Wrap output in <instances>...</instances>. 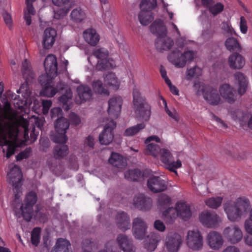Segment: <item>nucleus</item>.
I'll return each instance as SVG.
<instances>
[{"label": "nucleus", "mask_w": 252, "mask_h": 252, "mask_svg": "<svg viewBox=\"0 0 252 252\" xmlns=\"http://www.w3.org/2000/svg\"><path fill=\"white\" fill-rule=\"evenodd\" d=\"M116 223L118 227L122 231L130 228V219L127 214L124 212H118L116 217Z\"/></svg>", "instance_id": "obj_32"}, {"label": "nucleus", "mask_w": 252, "mask_h": 252, "mask_svg": "<svg viewBox=\"0 0 252 252\" xmlns=\"http://www.w3.org/2000/svg\"><path fill=\"white\" fill-rule=\"evenodd\" d=\"M108 161L112 165L119 169H122L126 166V162L124 158L116 153H112Z\"/></svg>", "instance_id": "obj_34"}, {"label": "nucleus", "mask_w": 252, "mask_h": 252, "mask_svg": "<svg viewBox=\"0 0 252 252\" xmlns=\"http://www.w3.org/2000/svg\"><path fill=\"white\" fill-rule=\"evenodd\" d=\"M143 177L141 171L138 169L128 170L125 172V178L128 181H138Z\"/></svg>", "instance_id": "obj_45"}, {"label": "nucleus", "mask_w": 252, "mask_h": 252, "mask_svg": "<svg viewBox=\"0 0 252 252\" xmlns=\"http://www.w3.org/2000/svg\"><path fill=\"white\" fill-rule=\"evenodd\" d=\"M219 91L221 96L228 103H233L235 101V91L229 84H222L220 86Z\"/></svg>", "instance_id": "obj_28"}, {"label": "nucleus", "mask_w": 252, "mask_h": 252, "mask_svg": "<svg viewBox=\"0 0 252 252\" xmlns=\"http://www.w3.org/2000/svg\"><path fill=\"white\" fill-rule=\"evenodd\" d=\"M69 126V123L67 119L63 117L58 118L55 123L56 132L52 136V140L55 143H65L67 140L65 133Z\"/></svg>", "instance_id": "obj_12"}, {"label": "nucleus", "mask_w": 252, "mask_h": 252, "mask_svg": "<svg viewBox=\"0 0 252 252\" xmlns=\"http://www.w3.org/2000/svg\"><path fill=\"white\" fill-rule=\"evenodd\" d=\"M225 45L229 51H238L240 49V45L237 40L234 37H230L226 39Z\"/></svg>", "instance_id": "obj_46"}, {"label": "nucleus", "mask_w": 252, "mask_h": 252, "mask_svg": "<svg viewBox=\"0 0 252 252\" xmlns=\"http://www.w3.org/2000/svg\"><path fill=\"white\" fill-rule=\"evenodd\" d=\"M71 20L75 23H80L86 17L85 12L80 8L74 9L70 13Z\"/></svg>", "instance_id": "obj_41"}, {"label": "nucleus", "mask_w": 252, "mask_h": 252, "mask_svg": "<svg viewBox=\"0 0 252 252\" xmlns=\"http://www.w3.org/2000/svg\"><path fill=\"white\" fill-rule=\"evenodd\" d=\"M24 19L26 21V25L30 26L32 23V16L35 14V10H34V13L32 14L29 12L27 8L26 9L24 10Z\"/></svg>", "instance_id": "obj_56"}, {"label": "nucleus", "mask_w": 252, "mask_h": 252, "mask_svg": "<svg viewBox=\"0 0 252 252\" xmlns=\"http://www.w3.org/2000/svg\"><path fill=\"white\" fill-rule=\"evenodd\" d=\"M229 113L232 119L234 121L238 122L241 126L246 124L249 117L247 113H244L239 109H232L229 111Z\"/></svg>", "instance_id": "obj_33"}, {"label": "nucleus", "mask_w": 252, "mask_h": 252, "mask_svg": "<svg viewBox=\"0 0 252 252\" xmlns=\"http://www.w3.org/2000/svg\"><path fill=\"white\" fill-rule=\"evenodd\" d=\"M109 54L107 49L103 47L96 48L93 50L92 55L88 57V60L93 65L92 60L93 57L97 59L95 65V69L97 70L102 71L113 68L116 66V64L113 60L108 58Z\"/></svg>", "instance_id": "obj_8"}, {"label": "nucleus", "mask_w": 252, "mask_h": 252, "mask_svg": "<svg viewBox=\"0 0 252 252\" xmlns=\"http://www.w3.org/2000/svg\"><path fill=\"white\" fill-rule=\"evenodd\" d=\"M44 65L46 74L41 75L39 77V81L43 86L41 94L47 97H52L58 91L63 90L65 85L60 82L57 86V88L53 87V78L57 76L58 71L57 58L54 55H49L47 56Z\"/></svg>", "instance_id": "obj_2"}, {"label": "nucleus", "mask_w": 252, "mask_h": 252, "mask_svg": "<svg viewBox=\"0 0 252 252\" xmlns=\"http://www.w3.org/2000/svg\"><path fill=\"white\" fill-rule=\"evenodd\" d=\"M92 87L95 93L106 96L110 94L109 91L104 88L103 83L100 80L94 81L92 84Z\"/></svg>", "instance_id": "obj_43"}, {"label": "nucleus", "mask_w": 252, "mask_h": 252, "mask_svg": "<svg viewBox=\"0 0 252 252\" xmlns=\"http://www.w3.org/2000/svg\"><path fill=\"white\" fill-rule=\"evenodd\" d=\"M54 148L53 154L56 159H61L66 156L68 153V148L64 143H60Z\"/></svg>", "instance_id": "obj_39"}, {"label": "nucleus", "mask_w": 252, "mask_h": 252, "mask_svg": "<svg viewBox=\"0 0 252 252\" xmlns=\"http://www.w3.org/2000/svg\"><path fill=\"white\" fill-rule=\"evenodd\" d=\"M178 216L184 220L189 219L191 216L189 205L185 202H178L175 208H169L165 210L162 217L167 223H171Z\"/></svg>", "instance_id": "obj_7"}, {"label": "nucleus", "mask_w": 252, "mask_h": 252, "mask_svg": "<svg viewBox=\"0 0 252 252\" xmlns=\"http://www.w3.org/2000/svg\"><path fill=\"white\" fill-rule=\"evenodd\" d=\"M147 225L140 217L135 218L132 222V233L136 239H143L146 234Z\"/></svg>", "instance_id": "obj_20"}, {"label": "nucleus", "mask_w": 252, "mask_h": 252, "mask_svg": "<svg viewBox=\"0 0 252 252\" xmlns=\"http://www.w3.org/2000/svg\"><path fill=\"white\" fill-rule=\"evenodd\" d=\"M224 9V5L220 2L217 3L209 7V12L215 16L222 12Z\"/></svg>", "instance_id": "obj_52"}, {"label": "nucleus", "mask_w": 252, "mask_h": 252, "mask_svg": "<svg viewBox=\"0 0 252 252\" xmlns=\"http://www.w3.org/2000/svg\"><path fill=\"white\" fill-rule=\"evenodd\" d=\"M147 186L149 189L155 193L163 191L167 188L166 182L158 176L150 177L147 181Z\"/></svg>", "instance_id": "obj_23"}, {"label": "nucleus", "mask_w": 252, "mask_h": 252, "mask_svg": "<svg viewBox=\"0 0 252 252\" xmlns=\"http://www.w3.org/2000/svg\"><path fill=\"white\" fill-rule=\"evenodd\" d=\"M201 93L205 100L212 105H217L221 102L217 90L209 86L202 87Z\"/></svg>", "instance_id": "obj_22"}, {"label": "nucleus", "mask_w": 252, "mask_h": 252, "mask_svg": "<svg viewBox=\"0 0 252 252\" xmlns=\"http://www.w3.org/2000/svg\"><path fill=\"white\" fill-rule=\"evenodd\" d=\"M22 71L27 83L22 84L20 88L17 90V93L21 94L24 99H20L19 95L11 92H8L7 95L9 98L13 100V105L15 108L20 110L21 112H25V107L27 104L32 103L29 98L31 91L29 88L28 83L34 77V73L31 69L30 63L27 59L25 60L22 63Z\"/></svg>", "instance_id": "obj_3"}, {"label": "nucleus", "mask_w": 252, "mask_h": 252, "mask_svg": "<svg viewBox=\"0 0 252 252\" xmlns=\"http://www.w3.org/2000/svg\"><path fill=\"white\" fill-rule=\"evenodd\" d=\"M41 229L40 228H34L32 231L31 241L33 245L37 246L40 241Z\"/></svg>", "instance_id": "obj_51"}, {"label": "nucleus", "mask_w": 252, "mask_h": 252, "mask_svg": "<svg viewBox=\"0 0 252 252\" xmlns=\"http://www.w3.org/2000/svg\"><path fill=\"white\" fill-rule=\"evenodd\" d=\"M206 242L209 247L215 250L220 249L223 244L222 236L216 231H212L207 234Z\"/></svg>", "instance_id": "obj_24"}, {"label": "nucleus", "mask_w": 252, "mask_h": 252, "mask_svg": "<svg viewBox=\"0 0 252 252\" xmlns=\"http://www.w3.org/2000/svg\"><path fill=\"white\" fill-rule=\"evenodd\" d=\"M106 121H108V119H106ZM116 127V123L113 120L106 122L103 130L99 136V141L101 144L108 145L113 141L114 139L113 130Z\"/></svg>", "instance_id": "obj_17"}, {"label": "nucleus", "mask_w": 252, "mask_h": 252, "mask_svg": "<svg viewBox=\"0 0 252 252\" xmlns=\"http://www.w3.org/2000/svg\"><path fill=\"white\" fill-rule=\"evenodd\" d=\"M165 111L170 118L176 122L179 121V116L175 109H169V108H167Z\"/></svg>", "instance_id": "obj_55"}, {"label": "nucleus", "mask_w": 252, "mask_h": 252, "mask_svg": "<svg viewBox=\"0 0 252 252\" xmlns=\"http://www.w3.org/2000/svg\"><path fill=\"white\" fill-rule=\"evenodd\" d=\"M117 241L120 248L124 252H134L131 242L126 236L123 235H119L117 237Z\"/></svg>", "instance_id": "obj_35"}, {"label": "nucleus", "mask_w": 252, "mask_h": 252, "mask_svg": "<svg viewBox=\"0 0 252 252\" xmlns=\"http://www.w3.org/2000/svg\"><path fill=\"white\" fill-rule=\"evenodd\" d=\"M228 63L231 69L239 70L244 66L246 62L245 58L241 55L235 53L229 57Z\"/></svg>", "instance_id": "obj_29"}, {"label": "nucleus", "mask_w": 252, "mask_h": 252, "mask_svg": "<svg viewBox=\"0 0 252 252\" xmlns=\"http://www.w3.org/2000/svg\"><path fill=\"white\" fill-rule=\"evenodd\" d=\"M104 80L105 83L112 89L117 90L119 88L120 83L114 73H108L104 77Z\"/></svg>", "instance_id": "obj_38"}, {"label": "nucleus", "mask_w": 252, "mask_h": 252, "mask_svg": "<svg viewBox=\"0 0 252 252\" xmlns=\"http://www.w3.org/2000/svg\"><path fill=\"white\" fill-rule=\"evenodd\" d=\"M154 227L157 230L160 231H163L165 229V226L161 221L159 220H157L154 223Z\"/></svg>", "instance_id": "obj_62"}, {"label": "nucleus", "mask_w": 252, "mask_h": 252, "mask_svg": "<svg viewBox=\"0 0 252 252\" xmlns=\"http://www.w3.org/2000/svg\"><path fill=\"white\" fill-rule=\"evenodd\" d=\"M240 29L241 32L243 34H246L248 31V26L247 21L243 16L240 18Z\"/></svg>", "instance_id": "obj_57"}, {"label": "nucleus", "mask_w": 252, "mask_h": 252, "mask_svg": "<svg viewBox=\"0 0 252 252\" xmlns=\"http://www.w3.org/2000/svg\"><path fill=\"white\" fill-rule=\"evenodd\" d=\"M37 200V195L34 191L29 192L24 200V203L20 205L19 208H14L15 215L18 218H23L27 221L32 219L33 215V206Z\"/></svg>", "instance_id": "obj_6"}, {"label": "nucleus", "mask_w": 252, "mask_h": 252, "mask_svg": "<svg viewBox=\"0 0 252 252\" xmlns=\"http://www.w3.org/2000/svg\"><path fill=\"white\" fill-rule=\"evenodd\" d=\"M69 248H70L69 241L63 238H59L51 252H72L69 250Z\"/></svg>", "instance_id": "obj_36"}, {"label": "nucleus", "mask_w": 252, "mask_h": 252, "mask_svg": "<svg viewBox=\"0 0 252 252\" xmlns=\"http://www.w3.org/2000/svg\"><path fill=\"white\" fill-rule=\"evenodd\" d=\"M83 36L85 41L92 46H95L100 40L99 35L93 28L85 30L83 32Z\"/></svg>", "instance_id": "obj_30"}, {"label": "nucleus", "mask_w": 252, "mask_h": 252, "mask_svg": "<svg viewBox=\"0 0 252 252\" xmlns=\"http://www.w3.org/2000/svg\"><path fill=\"white\" fill-rule=\"evenodd\" d=\"M56 36L57 32L55 30L51 28L46 29L42 36V44L43 48L50 49L55 42Z\"/></svg>", "instance_id": "obj_26"}, {"label": "nucleus", "mask_w": 252, "mask_h": 252, "mask_svg": "<svg viewBox=\"0 0 252 252\" xmlns=\"http://www.w3.org/2000/svg\"><path fill=\"white\" fill-rule=\"evenodd\" d=\"M244 227L247 233H252V220L247 219L245 221Z\"/></svg>", "instance_id": "obj_61"}, {"label": "nucleus", "mask_w": 252, "mask_h": 252, "mask_svg": "<svg viewBox=\"0 0 252 252\" xmlns=\"http://www.w3.org/2000/svg\"><path fill=\"white\" fill-rule=\"evenodd\" d=\"M186 241L187 247L193 251H199L203 248V237L197 229L188 231Z\"/></svg>", "instance_id": "obj_14"}, {"label": "nucleus", "mask_w": 252, "mask_h": 252, "mask_svg": "<svg viewBox=\"0 0 252 252\" xmlns=\"http://www.w3.org/2000/svg\"><path fill=\"white\" fill-rule=\"evenodd\" d=\"M158 158L166 169L177 175L176 170L181 167L182 165L180 159H178L175 161L171 152L165 148H162Z\"/></svg>", "instance_id": "obj_13"}, {"label": "nucleus", "mask_w": 252, "mask_h": 252, "mask_svg": "<svg viewBox=\"0 0 252 252\" xmlns=\"http://www.w3.org/2000/svg\"><path fill=\"white\" fill-rule=\"evenodd\" d=\"M44 120L34 117L27 120L11 112L7 100L2 108L0 103V146H6L5 157L9 158L18 147L26 145L29 141H36L38 131L35 126L41 130Z\"/></svg>", "instance_id": "obj_1"}, {"label": "nucleus", "mask_w": 252, "mask_h": 252, "mask_svg": "<svg viewBox=\"0 0 252 252\" xmlns=\"http://www.w3.org/2000/svg\"><path fill=\"white\" fill-rule=\"evenodd\" d=\"M7 177L9 183L13 187L15 198L18 199L22 194L21 186L23 181V175L20 167L14 165L7 173Z\"/></svg>", "instance_id": "obj_10"}, {"label": "nucleus", "mask_w": 252, "mask_h": 252, "mask_svg": "<svg viewBox=\"0 0 252 252\" xmlns=\"http://www.w3.org/2000/svg\"><path fill=\"white\" fill-rule=\"evenodd\" d=\"M2 17L5 24L11 28L12 26V20L11 15L6 11L2 13Z\"/></svg>", "instance_id": "obj_58"}, {"label": "nucleus", "mask_w": 252, "mask_h": 252, "mask_svg": "<svg viewBox=\"0 0 252 252\" xmlns=\"http://www.w3.org/2000/svg\"><path fill=\"white\" fill-rule=\"evenodd\" d=\"M72 6L70 5L69 6H64L63 8L54 10V17L57 19L63 17L69 12Z\"/></svg>", "instance_id": "obj_53"}, {"label": "nucleus", "mask_w": 252, "mask_h": 252, "mask_svg": "<svg viewBox=\"0 0 252 252\" xmlns=\"http://www.w3.org/2000/svg\"><path fill=\"white\" fill-rule=\"evenodd\" d=\"M152 204V199L145 196L143 194H138L133 198V205L141 210H148L151 208Z\"/></svg>", "instance_id": "obj_27"}, {"label": "nucleus", "mask_w": 252, "mask_h": 252, "mask_svg": "<svg viewBox=\"0 0 252 252\" xmlns=\"http://www.w3.org/2000/svg\"><path fill=\"white\" fill-rule=\"evenodd\" d=\"M202 74V69L196 66L192 68L188 69L187 71L186 78L188 80L191 79L193 77H198Z\"/></svg>", "instance_id": "obj_50"}, {"label": "nucleus", "mask_w": 252, "mask_h": 252, "mask_svg": "<svg viewBox=\"0 0 252 252\" xmlns=\"http://www.w3.org/2000/svg\"><path fill=\"white\" fill-rule=\"evenodd\" d=\"M160 241V237L157 234H152L151 237L148 236L144 244L145 248L149 252H153L157 247Z\"/></svg>", "instance_id": "obj_37"}, {"label": "nucleus", "mask_w": 252, "mask_h": 252, "mask_svg": "<svg viewBox=\"0 0 252 252\" xmlns=\"http://www.w3.org/2000/svg\"><path fill=\"white\" fill-rule=\"evenodd\" d=\"M150 30L153 34L158 35L155 43L157 50L160 52L167 50L173 45V40L167 36V30L162 20H156L150 26Z\"/></svg>", "instance_id": "obj_5"}, {"label": "nucleus", "mask_w": 252, "mask_h": 252, "mask_svg": "<svg viewBox=\"0 0 252 252\" xmlns=\"http://www.w3.org/2000/svg\"><path fill=\"white\" fill-rule=\"evenodd\" d=\"M62 110L59 107L53 108L51 110V117L52 118H59L62 115Z\"/></svg>", "instance_id": "obj_60"}, {"label": "nucleus", "mask_w": 252, "mask_h": 252, "mask_svg": "<svg viewBox=\"0 0 252 252\" xmlns=\"http://www.w3.org/2000/svg\"><path fill=\"white\" fill-rule=\"evenodd\" d=\"M201 223L207 228H215L221 221L220 218L214 212L206 211L200 213L199 216Z\"/></svg>", "instance_id": "obj_15"}, {"label": "nucleus", "mask_w": 252, "mask_h": 252, "mask_svg": "<svg viewBox=\"0 0 252 252\" xmlns=\"http://www.w3.org/2000/svg\"><path fill=\"white\" fill-rule=\"evenodd\" d=\"M31 150L30 149H26L25 151L20 153L17 155L16 158L17 160H20L24 158H28L30 155Z\"/></svg>", "instance_id": "obj_63"}, {"label": "nucleus", "mask_w": 252, "mask_h": 252, "mask_svg": "<svg viewBox=\"0 0 252 252\" xmlns=\"http://www.w3.org/2000/svg\"><path fill=\"white\" fill-rule=\"evenodd\" d=\"M133 109L136 117L141 120L147 121L151 116V107L141 95L137 89L133 91Z\"/></svg>", "instance_id": "obj_9"}, {"label": "nucleus", "mask_w": 252, "mask_h": 252, "mask_svg": "<svg viewBox=\"0 0 252 252\" xmlns=\"http://www.w3.org/2000/svg\"><path fill=\"white\" fill-rule=\"evenodd\" d=\"M117 247L113 246L112 242H108L105 246V249L99 252H116Z\"/></svg>", "instance_id": "obj_59"}, {"label": "nucleus", "mask_w": 252, "mask_h": 252, "mask_svg": "<svg viewBox=\"0 0 252 252\" xmlns=\"http://www.w3.org/2000/svg\"><path fill=\"white\" fill-rule=\"evenodd\" d=\"M123 100L121 96H115L108 101L107 112L111 119H117L120 115Z\"/></svg>", "instance_id": "obj_19"}, {"label": "nucleus", "mask_w": 252, "mask_h": 252, "mask_svg": "<svg viewBox=\"0 0 252 252\" xmlns=\"http://www.w3.org/2000/svg\"><path fill=\"white\" fill-rule=\"evenodd\" d=\"M234 84L238 87V94H244L248 88L249 80L246 75L241 72H237L234 74Z\"/></svg>", "instance_id": "obj_25"}, {"label": "nucleus", "mask_w": 252, "mask_h": 252, "mask_svg": "<svg viewBox=\"0 0 252 252\" xmlns=\"http://www.w3.org/2000/svg\"><path fill=\"white\" fill-rule=\"evenodd\" d=\"M161 143L160 138L157 135H152L148 137L145 140L146 146L144 151L145 155L152 156L154 158H158L161 152L162 148L153 142Z\"/></svg>", "instance_id": "obj_16"}, {"label": "nucleus", "mask_w": 252, "mask_h": 252, "mask_svg": "<svg viewBox=\"0 0 252 252\" xmlns=\"http://www.w3.org/2000/svg\"><path fill=\"white\" fill-rule=\"evenodd\" d=\"M139 20L143 25H147L154 19V16L151 11L141 10L138 15Z\"/></svg>", "instance_id": "obj_42"}, {"label": "nucleus", "mask_w": 252, "mask_h": 252, "mask_svg": "<svg viewBox=\"0 0 252 252\" xmlns=\"http://www.w3.org/2000/svg\"><path fill=\"white\" fill-rule=\"evenodd\" d=\"M157 5V0H142L140 6L141 10L150 11L155 8Z\"/></svg>", "instance_id": "obj_49"}, {"label": "nucleus", "mask_w": 252, "mask_h": 252, "mask_svg": "<svg viewBox=\"0 0 252 252\" xmlns=\"http://www.w3.org/2000/svg\"><path fill=\"white\" fill-rule=\"evenodd\" d=\"M223 197L221 196H213L205 200V204L210 208L217 209L221 205Z\"/></svg>", "instance_id": "obj_40"}, {"label": "nucleus", "mask_w": 252, "mask_h": 252, "mask_svg": "<svg viewBox=\"0 0 252 252\" xmlns=\"http://www.w3.org/2000/svg\"><path fill=\"white\" fill-rule=\"evenodd\" d=\"M171 200L170 197L165 194H161L158 197V205L161 208H164L170 205Z\"/></svg>", "instance_id": "obj_48"}, {"label": "nucleus", "mask_w": 252, "mask_h": 252, "mask_svg": "<svg viewBox=\"0 0 252 252\" xmlns=\"http://www.w3.org/2000/svg\"><path fill=\"white\" fill-rule=\"evenodd\" d=\"M183 243L182 237L178 233L168 235L165 242V246L168 252H178Z\"/></svg>", "instance_id": "obj_21"}, {"label": "nucleus", "mask_w": 252, "mask_h": 252, "mask_svg": "<svg viewBox=\"0 0 252 252\" xmlns=\"http://www.w3.org/2000/svg\"><path fill=\"white\" fill-rule=\"evenodd\" d=\"M72 97V92L70 88L66 89L65 94H63L59 98V101L63 105H66L64 109L68 110L69 109L68 105H67L68 101L71 99Z\"/></svg>", "instance_id": "obj_47"}, {"label": "nucleus", "mask_w": 252, "mask_h": 252, "mask_svg": "<svg viewBox=\"0 0 252 252\" xmlns=\"http://www.w3.org/2000/svg\"><path fill=\"white\" fill-rule=\"evenodd\" d=\"M69 119L73 124L75 126L79 124L81 121L79 117L74 113H71L69 115Z\"/></svg>", "instance_id": "obj_64"}, {"label": "nucleus", "mask_w": 252, "mask_h": 252, "mask_svg": "<svg viewBox=\"0 0 252 252\" xmlns=\"http://www.w3.org/2000/svg\"><path fill=\"white\" fill-rule=\"evenodd\" d=\"M145 127L144 123L138 124L136 125L127 128L124 131L123 135L125 136H132L137 134L141 130Z\"/></svg>", "instance_id": "obj_44"}, {"label": "nucleus", "mask_w": 252, "mask_h": 252, "mask_svg": "<svg viewBox=\"0 0 252 252\" xmlns=\"http://www.w3.org/2000/svg\"><path fill=\"white\" fill-rule=\"evenodd\" d=\"M250 200L245 197L237 198L232 203L227 201L223 204V209L228 219L233 222L238 221L242 217H245L250 208Z\"/></svg>", "instance_id": "obj_4"}, {"label": "nucleus", "mask_w": 252, "mask_h": 252, "mask_svg": "<svg viewBox=\"0 0 252 252\" xmlns=\"http://www.w3.org/2000/svg\"><path fill=\"white\" fill-rule=\"evenodd\" d=\"M195 56V53L189 50L182 53L179 50L172 52L168 56V60L176 67H184L187 62L192 61Z\"/></svg>", "instance_id": "obj_11"}, {"label": "nucleus", "mask_w": 252, "mask_h": 252, "mask_svg": "<svg viewBox=\"0 0 252 252\" xmlns=\"http://www.w3.org/2000/svg\"><path fill=\"white\" fill-rule=\"evenodd\" d=\"M77 92L80 100H76L77 103H81L91 99L92 92L87 85H81L77 88Z\"/></svg>", "instance_id": "obj_31"}, {"label": "nucleus", "mask_w": 252, "mask_h": 252, "mask_svg": "<svg viewBox=\"0 0 252 252\" xmlns=\"http://www.w3.org/2000/svg\"><path fill=\"white\" fill-rule=\"evenodd\" d=\"M223 235L228 242L232 244L239 242L243 238L242 232L237 225L226 227L223 231Z\"/></svg>", "instance_id": "obj_18"}, {"label": "nucleus", "mask_w": 252, "mask_h": 252, "mask_svg": "<svg viewBox=\"0 0 252 252\" xmlns=\"http://www.w3.org/2000/svg\"><path fill=\"white\" fill-rule=\"evenodd\" d=\"M52 102L51 100H42V112L44 115L47 114L51 107Z\"/></svg>", "instance_id": "obj_54"}]
</instances>
